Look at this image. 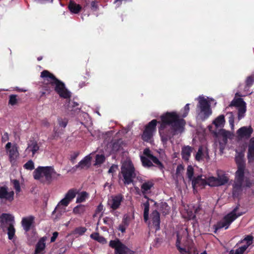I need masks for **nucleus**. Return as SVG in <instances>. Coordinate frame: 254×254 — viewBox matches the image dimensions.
I'll list each match as a JSON object with an SVG mask.
<instances>
[{
	"label": "nucleus",
	"instance_id": "obj_53",
	"mask_svg": "<svg viewBox=\"0 0 254 254\" xmlns=\"http://www.w3.org/2000/svg\"><path fill=\"white\" fill-rule=\"evenodd\" d=\"M59 126L61 127H65L67 126L68 121L67 120L64 119V120L60 119L58 120Z\"/></svg>",
	"mask_w": 254,
	"mask_h": 254
},
{
	"label": "nucleus",
	"instance_id": "obj_26",
	"mask_svg": "<svg viewBox=\"0 0 254 254\" xmlns=\"http://www.w3.org/2000/svg\"><path fill=\"white\" fill-rule=\"evenodd\" d=\"M154 183L153 180H149L143 183L141 186L142 193L143 194L147 193L153 187Z\"/></svg>",
	"mask_w": 254,
	"mask_h": 254
},
{
	"label": "nucleus",
	"instance_id": "obj_44",
	"mask_svg": "<svg viewBox=\"0 0 254 254\" xmlns=\"http://www.w3.org/2000/svg\"><path fill=\"white\" fill-rule=\"evenodd\" d=\"M87 231V229L84 227H77L74 229V233L75 234H78L79 235H83L86 231Z\"/></svg>",
	"mask_w": 254,
	"mask_h": 254
},
{
	"label": "nucleus",
	"instance_id": "obj_59",
	"mask_svg": "<svg viewBox=\"0 0 254 254\" xmlns=\"http://www.w3.org/2000/svg\"><path fill=\"white\" fill-rule=\"evenodd\" d=\"M17 151L14 148L9 150V158L10 159L13 158L14 156L16 155Z\"/></svg>",
	"mask_w": 254,
	"mask_h": 254
},
{
	"label": "nucleus",
	"instance_id": "obj_21",
	"mask_svg": "<svg viewBox=\"0 0 254 254\" xmlns=\"http://www.w3.org/2000/svg\"><path fill=\"white\" fill-rule=\"evenodd\" d=\"M243 183L235 182L233 185L232 196L234 198H238L243 191Z\"/></svg>",
	"mask_w": 254,
	"mask_h": 254
},
{
	"label": "nucleus",
	"instance_id": "obj_14",
	"mask_svg": "<svg viewBox=\"0 0 254 254\" xmlns=\"http://www.w3.org/2000/svg\"><path fill=\"white\" fill-rule=\"evenodd\" d=\"M14 193L13 191H8V188L6 186L0 187V198L4 199L9 202L14 199Z\"/></svg>",
	"mask_w": 254,
	"mask_h": 254
},
{
	"label": "nucleus",
	"instance_id": "obj_13",
	"mask_svg": "<svg viewBox=\"0 0 254 254\" xmlns=\"http://www.w3.org/2000/svg\"><path fill=\"white\" fill-rule=\"evenodd\" d=\"M77 193L76 190L73 189H70L65 195V197L59 202V204L67 206L70 202L75 197Z\"/></svg>",
	"mask_w": 254,
	"mask_h": 254
},
{
	"label": "nucleus",
	"instance_id": "obj_11",
	"mask_svg": "<svg viewBox=\"0 0 254 254\" xmlns=\"http://www.w3.org/2000/svg\"><path fill=\"white\" fill-rule=\"evenodd\" d=\"M254 237L251 235H247L244 239L241 240L237 244H246L237 249L235 251V254H244L248 247L253 244Z\"/></svg>",
	"mask_w": 254,
	"mask_h": 254
},
{
	"label": "nucleus",
	"instance_id": "obj_29",
	"mask_svg": "<svg viewBox=\"0 0 254 254\" xmlns=\"http://www.w3.org/2000/svg\"><path fill=\"white\" fill-rule=\"evenodd\" d=\"M225 123V116L220 115L213 121L212 124L216 128L223 127Z\"/></svg>",
	"mask_w": 254,
	"mask_h": 254
},
{
	"label": "nucleus",
	"instance_id": "obj_43",
	"mask_svg": "<svg viewBox=\"0 0 254 254\" xmlns=\"http://www.w3.org/2000/svg\"><path fill=\"white\" fill-rule=\"evenodd\" d=\"M219 134L223 137V140L224 141H226L227 140L228 136L230 134L229 131H227L224 129H221L219 131Z\"/></svg>",
	"mask_w": 254,
	"mask_h": 254
},
{
	"label": "nucleus",
	"instance_id": "obj_2",
	"mask_svg": "<svg viewBox=\"0 0 254 254\" xmlns=\"http://www.w3.org/2000/svg\"><path fill=\"white\" fill-rule=\"evenodd\" d=\"M41 77L44 78L43 84V89L41 96L46 94H50L55 91L60 97L64 99H70L71 94L70 92L66 88L65 84L58 79L53 74L48 70H44L41 73Z\"/></svg>",
	"mask_w": 254,
	"mask_h": 254
},
{
	"label": "nucleus",
	"instance_id": "obj_46",
	"mask_svg": "<svg viewBox=\"0 0 254 254\" xmlns=\"http://www.w3.org/2000/svg\"><path fill=\"white\" fill-rule=\"evenodd\" d=\"M203 155V149L201 146H200L198 149V151L195 155V160L197 161H200L202 159V156Z\"/></svg>",
	"mask_w": 254,
	"mask_h": 254
},
{
	"label": "nucleus",
	"instance_id": "obj_32",
	"mask_svg": "<svg viewBox=\"0 0 254 254\" xmlns=\"http://www.w3.org/2000/svg\"><path fill=\"white\" fill-rule=\"evenodd\" d=\"M160 211L164 214L166 215L169 214L170 210V206L166 202H162L160 203Z\"/></svg>",
	"mask_w": 254,
	"mask_h": 254
},
{
	"label": "nucleus",
	"instance_id": "obj_27",
	"mask_svg": "<svg viewBox=\"0 0 254 254\" xmlns=\"http://www.w3.org/2000/svg\"><path fill=\"white\" fill-rule=\"evenodd\" d=\"M39 146L36 141L31 140L30 143H28V147L26 149V151L29 150L32 153V156L35 154V153L39 150Z\"/></svg>",
	"mask_w": 254,
	"mask_h": 254
},
{
	"label": "nucleus",
	"instance_id": "obj_3",
	"mask_svg": "<svg viewBox=\"0 0 254 254\" xmlns=\"http://www.w3.org/2000/svg\"><path fill=\"white\" fill-rule=\"evenodd\" d=\"M136 176L135 168L131 162L123 164L121 167V172L119 174V178L121 179L122 176L123 177V181L125 185L132 183Z\"/></svg>",
	"mask_w": 254,
	"mask_h": 254
},
{
	"label": "nucleus",
	"instance_id": "obj_31",
	"mask_svg": "<svg viewBox=\"0 0 254 254\" xmlns=\"http://www.w3.org/2000/svg\"><path fill=\"white\" fill-rule=\"evenodd\" d=\"M240 204H238L235 208H234L232 211L229 212L227 215L229 216L233 220H235L238 217L243 215V212H238L237 211L239 208Z\"/></svg>",
	"mask_w": 254,
	"mask_h": 254
},
{
	"label": "nucleus",
	"instance_id": "obj_23",
	"mask_svg": "<svg viewBox=\"0 0 254 254\" xmlns=\"http://www.w3.org/2000/svg\"><path fill=\"white\" fill-rule=\"evenodd\" d=\"M123 199V197L121 194L115 196L112 200L111 208L113 210L117 209L120 207Z\"/></svg>",
	"mask_w": 254,
	"mask_h": 254
},
{
	"label": "nucleus",
	"instance_id": "obj_34",
	"mask_svg": "<svg viewBox=\"0 0 254 254\" xmlns=\"http://www.w3.org/2000/svg\"><path fill=\"white\" fill-rule=\"evenodd\" d=\"M143 205L144 207L143 212V218L145 222H147L149 219V203L148 201L143 203Z\"/></svg>",
	"mask_w": 254,
	"mask_h": 254
},
{
	"label": "nucleus",
	"instance_id": "obj_47",
	"mask_svg": "<svg viewBox=\"0 0 254 254\" xmlns=\"http://www.w3.org/2000/svg\"><path fill=\"white\" fill-rule=\"evenodd\" d=\"M13 187L15 190L16 192L19 193L21 190L20 186L19 181L17 180H13L11 181Z\"/></svg>",
	"mask_w": 254,
	"mask_h": 254
},
{
	"label": "nucleus",
	"instance_id": "obj_4",
	"mask_svg": "<svg viewBox=\"0 0 254 254\" xmlns=\"http://www.w3.org/2000/svg\"><path fill=\"white\" fill-rule=\"evenodd\" d=\"M0 227L3 231L7 230L8 239L12 240L15 233L14 217L10 214L2 213L0 216Z\"/></svg>",
	"mask_w": 254,
	"mask_h": 254
},
{
	"label": "nucleus",
	"instance_id": "obj_61",
	"mask_svg": "<svg viewBox=\"0 0 254 254\" xmlns=\"http://www.w3.org/2000/svg\"><path fill=\"white\" fill-rule=\"evenodd\" d=\"M183 170H184V166L180 164V165H178L177 169H176V174L178 175Z\"/></svg>",
	"mask_w": 254,
	"mask_h": 254
},
{
	"label": "nucleus",
	"instance_id": "obj_8",
	"mask_svg": "<svg viewBox=\"0 0 254 254\" xmlns=\"http://www.w3.org/2000/svg\"><path fill=\"white\" fill-rule=\"evenodd\" d=\"M160 123L157 120L154 119L149 122L145 127L144 130L141 136L143 140L149 142L152 138L153 133L156 131L157 123Z\"/></svg>",
	"mask_w": 254,
	"mask_h": 254
},
{
	"label": "nucleus",
	"instance_id": "obj_57",
	"mask_svg": "<svg viewBox=\"0 0 254 254\" xmlns=\"http://www.w3.org/2000/svg\"><path fill=\"white\" fill-rule=\"evenodd\" d=\"M41 125L43 127H48L50 126V124L47 119H44L41 121Z\"/></svg>",
	"mask_w": 254,
	"mask_h": 254
},
{
	"label": "nucleus",
	"instance_id": "obj_15",
	"mask_svg": "<svg viewBox=\"0 0 254 254\" xmlns=\"http://www.w3.org/2000/svg\"><path fill=\"white\" fill-rule=\"evenodd\" d=\"M192 187L194 190L198 187L204 188L205 186H209V181L202 178L201 175H199L196 177H194L192 180Z\"/></svg>",
	"mask_w": 254,
	"mask_h": 254
},
{
	"label": "nucleus",
	"instance_id": "obj_36",
	"mask_svg": "<svg viewBox=\"0 0 254 254\" xmlns=\"http://www.w3.org/2000/svg\"><path fill=\"white\" fill-rule=\"evenodd\" d=\"M140 159L142 164V165L145 167H150L153 166V164L152 162L150 160L149 158L146 157L141 156Z\"/></svg>",
	"mask_w": 254,
	"mask_h": 254
},
{
	"label": "nucleus",
	"instance_id": "obj_18",
	"mask_svg": "<svg viewBox=\"0 0 254 254\" xmlns=\"http://www.w3.org/2000/svg\"><path fill=\"white\" fill-rule=\"evenodd\" d=\"M238 170L235 173V182L243 183L245 177V169L246 166H237Z\"/></svg>",
	"mask_w": 254,
	"mask_h": 254
},
{
	"label": "nucleus",
	"instance_id": "obj_1",
	"mask_svg": "<svg viewBox=\"0 0 254 254\" xmlns=\"http://www.w3.org/2000/svg\"><path fill=\"white\" fill-rule=\"evenodd\" d=\"M161 124L158 131L162 141L166 143L168 140L184 129L186 121L180 118L175 112H167L160 116Z\"/></svg>",
	"mask_w": 254,
	"mask_h": 254
},
{
	"label": "nucleus",
	"instance_id": "obj_45",
	"mask_svg": "<svg viewBox=\"0 0 254 254\" xmlns=\"http://www.w3.org/2000/svg\"><path fill=\"white\" fill-rule=\"evenodd\" d=\"M254 83V76H250L247 77L246 80L245 88H249L252 86Z\"/></svg>",
	"mask_w": 254,
	"mask_h": 254
},
{
	"label": "nucleus",
	"instance_id": "obj_10",
	"mask_svg": "<svg viewBox=\"0 0 254 254\" xmlns=\"http://www.w3.org/2000/svg\"><path fill=\"white\" fill-rule=\"evenodd\" d=\"M209 186L219 187L225 185L229 181V178L226 174H218L217 177H210L208 178Z\"/></svg>",
	"mask_w": 254,
	"mask_h": 254
},
{
	"label": "nucleus",
	"instance_id": "obj_39",
	"mask_svg": "<svg viewBox=\"0 0 254 254\" xmlns=\"http://www.w3.org/2000/svg\"><path fill=\"white\" fill-rule=\"evenodd\" d=\"M150 160H151V161L157 166L158 168L160 170H163L164 166L162 163L159 161L157 157L155 156H152V158Z\"/></svg>",
	"mask_w": 254,
	"mask_h": 254
},
{
	"label": "nucleus",
	"instance_id": "obj_54",
	"mask_svg": "<svg viewBox=\"0 0 254 254\" xmlns=\"http://www.w3.org/2000/svg\"><path fill=\"white\" fill-rule=\"evenodd\" d=\"M96 161L98 164H102L105 161V157L103 155H97Z\"/></svg>",
	"mask_w": 254,
	"mask_h": 254
},
{
	"label": "nucleus",
	"instance_id": "obj_30",
	"mask_svg": "<svg viewBox=\"0 0 254 254\" xmlns=\"http://www.w3.org/2000/svg\"><path fill=\"white\" fill-rule=\"evenodd\" d=\"M244 153L243 152H237L235 156V162L237 166H246L245 161L244 159Z\"/></svg>",
	"mask_w": 254,
	"mask_h": 254
},
{
	"label": "nucleus",
	"instance_id": "obj_19",
	"mask_svg": "<svg viewBox=\"0 0 254 254\" xmlns=\"http://www.w3.org/2000/svg\"><path fill=\"white\" fill-rule=\"evenodd\" d=\"M47 237H42L38 242L35 246V250L34 254H39L43 252L46 248L45 242L47 240Z\"/></svg>",
	"mask_w": 254,
	"mask_h": 254
},
{
	"label": "nucleus",
	"instance_id": "obj_48",
	"mask_svg": "<svg viewBox=\"0 0 254 254\" xmlns=\"http://www.w3.org/2000/svg\"><path fill=\"white\" fill-rule=\"evenodd\" d=\"M23 167L25 169L32 170L34 169V164L31 160H30L24 165Z\"/></svg>",
	"mask_w": 254,
	"mask_h": 254
},
{
	"label": "nucleus",
	"instance_id": "obj_42",
	"mask_svg": "<svg viewBox=\"0 0 254 254\" xmlns=\"http://www.w3.org/2000/svg\"><path fill=\"white\" fill-rule=\"evenodd\" d=\"M90 237L100 243L105 241V238L103 237L100 236L99 234L98 233H92L90 235Z\"/></svg>",
	"mask_w": 254,
	"mask_h": 254
},
{
	"label": "nucleus",
	"instance_id": "obj_9",
	"mask_svg": "<svg viewBox=\"0 0 254 254\" xmlns=\"http://www.w3.org/2000/svg\"><path fill=\"white\" fill-rule=\"evenodd\" d=\"M238 108V118L239 120L244 117L247 111L246 103L241 98L234 99L229 106Z\"/></svg>",
	"mask_w": 254,
	"mask_h": 254
},
{
	"label": "nucleus",
	"instance_id": "obj_24",
	"mask_svg": "<svg viewBox=\"0 0 254 254\" xmlns=\"http://www.w3.org/2000/svg\"><path fill=\"white\" fill-rule=\"evenodd\" d=\"M192 151V148L190 146H184L182 149L181 155L182 158L186 161H188L191 155V153Z\"/></svg>",
	"mask_w": 254,
	"mask_h": 254
},
{
	"label": "nucleus",
	"instance_id": "obj_6",
	"mask_svg": "<svg viewBox=\"0 0 254 254\" xmlns=\"http://www.w3.org/2000/svg\"><path fill=\"white\" fill-rule=\"evenodd\" d=\"M197 107L200 110L197 118L201 121H204L212 114L210 105L204 97H199Z\"/></svg>",
	"mask_w": 254,
	"mask_h": 254
},
{
	"label": "nucleus",
	"instance_id": "obj_5",
	"mask_svg": "<svg viewBox=\"0 0 254 254\" xmlns=\"http://www.w3.org/2000/svg\"><path fill=\"white\" fill-rule=\"evenodd\" d=\"M55 175L59 176L60 174H57L52 166H39L33 172V177L35 180H39L44 176L46 181L48 184H51L52 182L53 177Z\"/></svg>",
	"mask_w": 254,
	"mask_h": 254
},
{
	"label": "nucleus",
	"instance_id": "obj_33",
	"mask_svg": "<svg viewBox=\"0 0 254 254\" xmlns=\"http://www.w3.org/2000/svg\"><path fill=\"white\" fill-rule=\"evenodd\" d=\"M111 153L115 154L120 150L122 148V145L120 143V140L114 141L111 145Z\"/></svg>",
	"mask_w": 254,
	"mask_h": 254
},
{
	"label": "nucleus",
	"instance_id": "obj_22",
	"mask_svg": "<svg viewBox=\"0 0 254 254\" xmlns=\"http://www.w3.org/2000/svg\"><path fill=\"white\" fill-rule=\"evenodd\" d=\"M151 218L156 230L160 229V214L157 210H154L151 214Z\"/></svg>",
	"mask_w": 254,
	"mask_h": 254
},
{
	"label": "nucleus",
	"instance_id": "obj_52",
	"mask_svg": "<svg viewBox=\"0 0 254 254\" xmlns=\"http://www.w3.org/2000/svg\"><path fill=\"white\" fill-rule=\"evenodd\" d=\"M79 153L78 152H73L70 156V160L72 164H74L75 160L78 156Z\"/></svg>",
	"mask_w": 254,
	"mask_h": 254
},
{
	"label": "nucleus",
	"instance_id": "obj_7",
	"mask_svg": "<svg viewBox=\"0 0 254 254\" xmlns=\"http://www.w3.org/2000/svg\"><path fill=\"white\" fill-rule=\"evenodd\" d=\"M109 246L115 250V254H134V252L122 243L119 239L111 240Z\"/></svg>",
	"mask_w": 254,
	"mask_h": 254
},
{
	"label": "nucleus",
	"instance_id": "obj_16",
	"mask_svg": "<svg viewBox=\"0 0 254 254\" xmlns=\"http://www.w3.org/2000/svg\"><path fill=\"white\" fill-rule=\"evenodd\" d=\"M253 129L251 127H243L240 128L237 131L238 136L241 138H249L253 132Z\"/></svg>",
	"mask_w": 254,
	"mask_h": 254
},
{
	"label": "nucleus",
	"instance_id": "obj_41",
	"mask_svg": "<svg viewBox=\"0 0 254 254\" xmlns=\"http://www.w3.org/2000/svg\"><path fill=\"white\" fill-rule=\"evenodd\" d=\"M17 96L14 94L10 95L9 96L8 104L14 106L18 103Z\"/></svg>",
	"mask_w": 254,
	"mask_h": 254
},
{
	"label": "nucleus",
	"instance_id": "obj_25",
	"mask_svg": "<svg viewBox=\"0 0 254 254\" xmlns=\"http://www.w3.org/2000/svg\"><path fill=\"white\" fill-rule=\"evenodd\" d=\"M68 7L70 12L74 14L79 13L82 8L81 5L76 3L74 1H70L69 2Z\"/></svg>",
	"mask_w": 254,
	"mask_h": 254
},
{
	"label": "nucleus",
	"instance_id": "obj_63",
	"mask_svg": "<svg viewBox=\"0 0 254 254\" xmlns=\"http://www.w3.org/2000/svg\"><path fill=\"white\" fill-rule=\"evenodd\" d=\"M122 224L126 226L127 227L128 226L129 220L127 217L123 219Z\"/></svg>",
	"mask_w": 254,
	"mask_h": 254
},
{
	"label": "nucleus",
	"instance_id": "obj_50",
	"mask_svg": "<svg viewBox=\"0 0 254 254\" xmlns=\"http://www.w3.org/2000/svg\"><path fill=\"white\" fill-rule=\"evenodd\" d=\"M190 104H187L185 105V106L184 107V109H183V113L182 115H181V116L182 118H185L188 115V113L190 111Z\"/></svg>",
	"mask_w": 254,
	"mask_h": 254
},
{
	"label": "nucleus",
	"instance_id": "obj_38",
	"mask_svg": "<svg viewBox=\"0 0 254 254\" xmlns=\"http://www.w3.org/2000/svg\"><path fill=\"white\" fill-rule=\"evenodd\" d=\"M88 195L86 191L81 192L77 197L76 202L81 203L84 202Z\"/></svg>",
	"mask_w": 254,
	"mask_h": 254
},
{
	"label": "nucleus",
	"instance_id": "obj_37",
	"mask_svg": "<svg viewBox=\"0 0 254 254\" xmlns=\"http://www.w3.org/2000/svg\"><path fill=\"white\" fill-rule=\"evenodd\" d=\"M181 241L177 240L176 242V246L179 252L182 254H192L190 251H187L185 248L181 247Z\"/></svg>",
	"mask_w": 254,
	"mask_h": 254
},
{
	"label": "nucleus",
	"instance_id": "obj_62",
	"mask_svg": "<svg viewBox=\"0 0 254 254\" xmlns=\"http://www.w3.org/2000/svg\"><path fill=\"white\" fill-rule=\"evenodd\" d=\"M127 227L123 224H120L119 226L118 230L122 233H125L126 232Z\"/></svg>",
	"mask_w": 254,
	"mask_h": 254
},
{
	"label": "nucleus",
	"instance_id": "obj_56",
	"mask_svg": "<svg viewBox=\"0 0 254 254\" xmlns=\"http://www.w3.org/2000/svg\"><path fill=\"white\" fill-rule=\"evenodd\" d=\"M143 154L146 155L148 158L150 159H151L152 156H153L151 153L150 149L149 148H146L143 151Z\"/></svg>",
	"mask_w": 254,
	"mask_h": 254
},
{
	"label": "nucleus",
	"instance_id": "obj_58",
	"mask_svg": "<svg viewBox=\"0 0 254 254\" xmlns=\"http://www.w3.org/2000/svg\"><path fill=\"white\" fill-rule=\"evenodd\" d=\"M230 116L229 117V123L230 125L233 126L234 123V117L232 112H230Z\"/></svg>",
	"mask_w": 254,
	"mask_h": 254
},
{
	"label": "nucleus",
	"instance_id": "obj_51",
	"mask_svg": "<svg viewBox=\"0 0 254 254\" xmlns=\"http://www.w3.org/2000/svg\"><path fill=\"white\" fill-rule=\"evenodd\" d=\"M98 2L96 0H93L91 2V9L92 10L96 11L98 10Z\"/></svg>",
	"mask_w": 254,
	"mask_h": 254
},
{
	"label": "nucleus",
	"instance_id": "obj_17",
	"mask_svg": "<svg viewBox=\"0 0 254 254\" xmlns=\"http://www.w3.org/2000/svg\"><path fill=\"white\" fill-rule=\"evenodd\" d=\"M34 220L35 217L32 215H30L22 218L21 224L25 232H27L31 229L32 226L34 223Z\"/></svg>",
	"mask_w": 254,
	"mask_h": 254
},
{
	"label": "nucleus",
	"instance_id": "obj_20",
	"mask_svg": "<svg viewBox=\"0 0 254 254\" xmlns=\"http://www.w3.org/2000/svg\"><path fill=\"white\" fill-rule=\"evenodd\" d=\"M248 160L249 163L254 162V137L250 140L248 146Z\"/></svg>",
	"mask_w": 254,
	"mask_h": 254
},
{
	"label": "nucleus",
	"instance_id": "obj_28",
	"mask_svg": "<svg viewBox=\"0 0 254 254\" xmlns=\"http://www.w3.org/2000/svg\"><path fill=\"white\" fill-rule=\"evenodd\" d=\"M90 161L91 157L89 156H86L77 165L80 169L88 168L90 165Z\"/></svg>",
	"mask_w": 254,
	"mask_h": 254
},
{
	"label": "nucleus",
	"instance_id": "obj_60",
	"mask_svg": "<svg viewBox=\"0 0 254 254\" xmlns=\"http://www.w3.org/2000/svg\"><path fill=\"white\" fill-rule=\"evenodd\" d=\"M59 235V233L57 232H55L53 234V236L51 238V242L53 243L54 242L56 239L57 238L58 236Z\"/></svg>",
	"mask_w": 254,
	"mask_h": 254
},
{
	"label": "nucleus",
	"instance_id": "obj_55",
	"mask_svg": "<svg viewBox=\"0 0 254 254\" xmlns=\"http://www.w3.org/2000/svg\"><path fill=\"white\" fill-rule=\"evenodd\" d=\"M118 169V166L117 165H112L108 170V173H115Z\"/></svg>",
	"mask_w": 254,
	"mask_h": 254
},
{
	"label": "nucleus",
	"instance_id": "obj_12",
	"mask_svg": "<svg viewBox=\"0 0 254 254\" xmlns=\"http://www.w3.org/2000/svg\"><path fill=\"white\" fill-rule=\"evenodd\" d=\"M234 221L232 218H231L227 215H225L221 221H220L217 223L216 225L213 226L215 229L214 232L217 233V231L223 228H224L225 230L228 229L231 223Z\"/></svg>",
	"mask_w": 254,
	"mask_h": 254
},
{
	"label": "nucleus",
	"instance_id": "obj_35",
	"mask_svg": "<svg viewBox=\"0 0 254 254\" xmlns=\"http://www.w3.org/2000/svg\"><path fill=\"white\" fill-rule=\"evenodd\" d=\"M85 211V206L79 204L75 206L73 209V213L75 214L81 215Z\"/></svg>",
	"mask_w": 254,
	"mask_h": 254
},
{
	"label": "nucleus",
	"instance_id": "obj_40",
	"mask_svg": "<svg viewBox=\"0 0 254 254\" xmlns=\"http://www.w3.org/2000/svg\"><path fill=\"white\" fill-rule=\"evenodd\" d=\"M194 174V169L192 166L189 165L187 167V175L188 179L191 181L193 179V176Z\"/></svg>",
	"mask_w": 254,
	"mask_h": 254
},
{
	"label": "nucleus",
	"instance_id": "obj_64",
	"mask_svg": "<svg viewBox=\"0 0 254 254\" xmlns=\"http://www.w3.org/2000/svg\"><path fill=\"white\" fill-rule=\"evenodd\" d=\"M8 135L7 132H5L3 135L2 136L1 140L2 142H5L8 140Z\"/></svg>",
	"mask_w": 254,
	"mask_h": 254
},
{
	"label": "nucleus",
	"instance_id": "obj_49",
	"mask_svg": "<svg viewBox=\"0 0 254 254\" xmlns=\"http://www.w3.org/2000/svg\"><path fill=\"white\" fill-rule=\"evenodd\" d=\"M247 188H251L254 186V180H251L249 178H246L245 185Z\"/></svg>",
	"mask_w": 254,
	"mask_h": 254
}]
</instances>
